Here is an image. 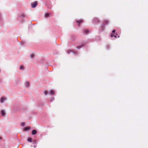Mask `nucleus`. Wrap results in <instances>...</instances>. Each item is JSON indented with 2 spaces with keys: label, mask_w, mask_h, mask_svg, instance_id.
Segmentation results:
<instances>
[{
  "label": "nucleus",
  "mask_w": 148,
  "mask_h": 148,
  "mask_svg": "<svg viewBox=\"0 0 148 148\" xmlns=\"http://www.w3.org/2000/svg\"><path fill=\"white\" fill-rule=\"evenodd\" d=\"M82 20H80L79 21H77L76 22L80 23H82Z\"/></svg>",
  "instance_id": "4468645a"
},
{
  "label": "nucleus",
  "mask_w": 148,
  "mask_h": 148,
  "mask_svg": "<svg viewBox=\"0 0 148 148\" xmlns=\"http://www.w3.org/2000/svg\"><path fill=\"white\" fill-rule=\"evenodd\" d=\"M1 114L3 116H4L5 115V113L3 110H1Z\"/></svg>",
  "instance_id": "1a4fd4ad"
},
{
  "label": "nucleus",
  "mask_w": 148,
  "mask_h": 148,
  "mask_svg": "<svg viewBox=\"0 0 148 148\" xmlns=\"http://www.w3.org/2000/svg\"><path fill=\"white\" fill-rule=\"evenodd\" d=\"M82 47V46H80L79 47H77V48L78 49H79L80 48H81Z\"/></svg>",
  "instance_id": "a211bd4d"
},
{
  "label": "nucleus",
  "mask_w": 148,
  "mask_h": 148,
  "mask_svg": "<svg viewBox=\"0 0 148 148\" xmlns=\"http://www.w3.org/2000/svg\"><path fill=\"white\" fill-rule=\"evenodd\" d=\"M115 30H113L112 31V32L114 33L115 32Z\"/></svg>",
  "instance_id": "f3484780"
},
{
  "label": "nucleus",
  "mask_w": 148,
  "mask_h": 148,
  "mask_svg": "<svg viewBox=\"0 0 148 148\" xmlns=\"http://www.w3.org/2000/svg\"><path fill=\"white\" fill-rule=\"evenodd\" d=\"M111 36L112 37H114L115 38H116V35H114V34H112L111 35Z\"/></svg>",
  "instance_id": "f8f14e48"
},
{
  "label": "nucleus",
  "mask_w": 148,
  "mask_h": 148,
  "mask_svg": "<svg viewBox=\"0 0 148 148\" xmlns=\"http://www.w3.org/2000/svg\"><path fill=\"white\" fill-rule=\"evenodd\" d=\"M37 4V2L36 1L31 4V6L32 8H34L36 7Z\"/></svg>",
  "instance_id": "f257e3e1"
},
{
  "label": "nucleus",
  "mask_w": 148,
  "mask_h": 148,
  "mask_svg": "<svg viewBox=\"0 0 148 148\" xmlns=\"http://www.w3.org/2000/svg\"><path fill=\"white\" fill-rule=\"evenodd\" d=\"M49 16V14L48 13H46L45 14V16L46 17H48Z\"/></svg>",
  "instance_id": "9b49d317"
},
{
  "label": "nucleus",
  "mask_w": 148,
  "mask_h": 148,
  "mask_svg": "<svg viewBox=\"0 0 148 148\" xmlns=\"http://www.w3.org/2000/svg\"><path fill=\"white\" fill-rule=\"evenodd\" d=\"M27 140L28 141H29L30 142H32V139L31 138H28L27 139Z\"/></svg>",
  "instance_id": "9d476101"
},
{
  "label": "nucleus",
  "mask_w": 148,
  "mask_h": 148,
  "mask_svg": "<svg viewBox=\"0 0 148 148\" xmlns=\"http://www.w3.org/2000/svg\"><path fill=\"white\" fill-rule=\"evenodd\" d=\"M21 125L22 126H24L25 125V124L23 122L21 123Z\"/></svg>",
  "instance_id": "ddd939ff"
},
{
  "label": "nucleus",
  "mask_w": 148,
  "mask_h": 148,
  "mask_svg": "<svg viewBox=\"0 0 148 148\" xmlns=\"http://www.w3.org/2000/svg\"><path fill=\"white\" fill-rule=\"evenodd\" d=\"M36 147V146H34V147Z\"/></svg>",
  "instance_id": "aec40b11"
},
{
  "label": "nucleus",
  "mask_w": 148,
  "mask_h": 148,
  "mask_svg": "<svg viewBox=\"0 0 148 148\" xmlns=\"http://www.w3.org/2000/svg\"><path fill=\"white\" fill-rule=\"evenodd\" d=\"M49 94L51 95H53L55 93V92L53 90H51L49 91Z\"/></svg>",
  "instance_id": "20e7f679"
},
{
  "label": "nucleus",
  "mask_w": 148,
  "mask_h": 148,
  "mask_svg": "<svg viewBox=\"0 0 148 148\" xmlns=\"http://www.w3.org/2000/svg\"><path fill=\"white\" fill-rule=\"evenodd\" d=\"M35 55L34 53H32L30 55V57L31 58H33L35 56Z\"/></svg>",
  "instance_id": "6e6552de"
},
{
  "label": "nucleus",
  "mask_w": 148,
  "mask_h": 148,
  "mask_svg": "<svg viewBox=\"0 0 148 148\" xmlns=\"http://www.w3.org/2000/svg\"><path fill=\"white\" fill-rule=\"evenodd\" d=\"M44 93H45V95H47V93L46 92H45H45H44Z\"/></svg>",
  "instance_id": "6ab92c4d"
},
{
  "label": "nucleus",
  "mask_w": 148,
  "mask_h": 148,
  "mask_svg": "<svg viewBox=\"0 0 148 148\" xmlns=\"http://www.w3.org/2000/svg\"><path fill=\"white\" fill-rule=\"evenodd\" d=\"M20 69H24L23 66H20Z\"/></svg>",
  "instance_id": "2eb2a0df"
},
{
  "label": "nucleus",
  "mask_w": 148,
  "mask_h": 148,
  "mask_svg": "<svg viewBox=\"0 0 148 148\" xmlns=\"http://www.w3.org/2000/svg\"><path fill=\"white\" fill-rule=\"evenodd\" d=\"M24 85L27 88L29 86V83L28 82L26 81L25 82Z\"/></svg>",
  "instance_id": "7ed1b4c3"
},
{
  "label": "nucleus",
  "mask_w": 148,
  "mask_h": 148,
  "mask_svg": "<svg viewBox=\"0 0 148 148\" xmlns=\"http://www.w3.org/2000/svg\"><path fill=\"white\" fill-rule=\"evenodd\" d=\"M31 128L29 127H26L25 128L24 130L25 131H29L30 130Z\"/></svg>",
  "instance_id": "423d86ee"
},
{
  "label": "nucleus",
  "mask_w": 148,
  "mask_h": 148,
  "mask_svg": "<svg viewBox=\"0 0 148 148\" xmlns=\"http://www.w3.org/2000/svg\"><path fill=\"white\" fill-rule=\"evenodd\" d=\"M21 82V80L20 79H18L16 81V84H19Z\"/></svg>",
  "instance_id": "0eeeda50"
},
{
  "label": "nucleus",
  "mask_w": 148,
  "mask_h": 148,
  "mask_svg": "<svg viewBox=\"0 0 148 148\" xmlns=\"http://www.w3.org/2000/svg\"><path fill=\"white\" fill-rule=\"evenodd\" d=\"M54 98H52L51 99V100H50V101H53V100H54Z\"/></svg>",
  "instance_id": "dca6fc26"
},
{
  "label": "nucleus",
  "mask_w": 148,
  "mask_h": 148,
  "mask_svg": "<svg viewBox=\"0 0 148 148\" xmlns=\"http://www.w3.org/2000/svg\"><path fill=\"white\" fill-rule=\"evenodd\" d=\"M37 133V131L35 130H33L32 131V134L33 135H34Z\"/></svg>",
  "instance_id": "39448f33"
},
{
  "label": "nucleus",
  "mask_w": 148,
  "mask_h": 148,
  "mask_svg": "<svg viewBox=\"0 0 148 148\" xmlns=\"http://www.w3.org/2000/svg\"><path fill=\"white\" fill-rule=\"evenodd\" d=\"M6 99V98L5 97H2L0 99V102L1 103H3Z\"/></svg>",
  "instance_id": "f03ea898"
}]
</instances>
